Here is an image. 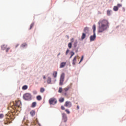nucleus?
Segmentation results:
<instances>
[{"instance_id":"72a5a7b5","label":"nucleus","mask_w":126,"mask_h":126,"mask_svg":"<svg viewBox=\"0 0 126 126\" xmlns=\"http://www.w3.org/2000/svg\"><path fill=\"white\" fill-rule=\"evenodd\" d=\"M84 58V57L83 56H82L81 59V60H80V62H79V63H81V62H82V61H83Z\"/></svg>"},{"instance_id":"9d476101","label":"nucleus","mask_w":126,"mask_h":126,"mask_svg":"<svg viewBox=\"0 0 126 126\" xmlns=\"http://www.w3.org/2000/svg\"><path fill=\"white\" fill-rule=\"evenodd\" d=\"M66 64V62H62L60 63V68H63L64 66H65V65Z\"/></svg>"},{"instance_id":"4468645a","label":"nucleus","mask_w":126,"mask_h":126,"mask_svg":"<svg viewBox=\"0 0 126 126\" xmlns=\"http://www.w3.org/2000/svg\"><path fill=\"white\" fill-rule=\"evenodd\" d=\"M84 32L85 33H88V32H89V28L87 27L85 28L84 29Z\"/></svg>"},{"instance_id":"49530a36","label":"nucleus","mask_w":126,"mask_h":126,"mask_svg":"<svg viewBox=\"0 0 126 126\" xmlns=\"http://www.w3.org/2000/svg\"><path fill=\"white\" fill-rule=\"evenodd\" d=\"M60 55H61V53L58 54V56H60Z\"/></svg>"},{"instance_id":"e433bc0d","label":"nucleus","mask_w":126,"mask_h":126,"mask_svg":"<svg viewBox=\"0 0 126 126\" xmlns=\"http://www.w3.org/2000/svg\"><path fill=\"white\" fill-rule=\"evenodd\" d=\"M71 57H73V56H74V52H71Z\"/></svg>"},{"instance_id":"412c9836","label":"nucleus","mask_w":126,"mask_h":126,"mask_svg":"<svg viewBox=\"0 0 126 126\" xmlns=\"http://www.w3.org/2000/svg\"><path fill=\"white\" fill-rule=\"evenodd\" d=\"M36 105H37V103L36 102H33L32 104V108H35Z\"/></svg>"},{"instance_id":"f704fd0d","label":"nucleus","mask_w":126,"mask_h":126,"mask_svg":"<svg viewBox=\"0 0 126 126\" xmlns=\"http://www.w3.org/2000/svg\"><path fill=\"white\" fill-rule=\"evenodd\" d=\"M3 118V114H0V119H2Z\"/></svg>"},{"instance_id":"7c9ffc66","label":"nucleus","mask_w":126,"mask_h":126,"mask_svg":"<svg viewBox=\"0 0 126 126\" xmlns=\"http://www.w3.org/2000/svg\"><path fill=\"white\" fill-rule=\"evenodd\" d=\"M26 46H27V44L26 43H23L21 45V47H22L23 48H25V47H26Z\"/></svg>"},{"instance_id":"5701e85b","label":"nucleus","mask_w":126,"mask_h":126,"mask_svg":"<svg viewBox=\"0 0 126 126\" xmlns=\"http://www.w3.org/2000/svg\"><path fill=\"white\" fill-rule=\"evenodd\" d=\"M60 103H63L64 101V98L63 97H61L59 100Z\"/></svg>"},{"instance_id":"9b49d317","label":"nucleus","mask_w":126,"mask_h":126,"mask_svg":"<svg viewBox=\"0 0 126 126\" xmlns=\"http://www.w3.org/2000/svg\"><path fill=\"white\" fill-rule=\"evenodd\" d=\"M47 84H52V78L50 77H48L47 80Z\"/></svg>"},{"instance_id":"a19ab883","label":"nucleus","mask_w":126,"mask_h":126,"mask_svg":"<svg viewBox=\"0 0 126 126\" xmlns=\"http://www.w3.org/2000/svg\"><path fill=\"white\" fill-rule=\"evenodd\" d=\"M33 94H37V92L36 91H33Z\"/></svg>"},{"instance_id":"f257e3e1","label":"nucleus","mask_w":126,"mask_h":126,"mask_svg":"<svg viewBox=\"0 0 126 126\" xmlns=\"http://www.w3.org/2000/svg\"><path fill=\"white\" fill-rule=\"evenodd\" d=\"M98 33H103L104 31L107 30V29L109 28V21L106 19L100 20L98 22Z\"/></svg>"},{"instance_id":"6ab92c4d","label":"nucleus","mask_w":126,"mask_h":126,"mask_svg":"<svg viewBox=\"0 0 126 126\" xmlns=\"http://www.w3.org/2000/svg\"><path fill=\"white\" fill-rule=\"evenodd\" d=\"M63 88H62V87H60V88H59V91H58V92L59 93H63Z\"/></svg>"},{"instance_id":"a211bd4d","label":"nucleus","mask_w":126,"mask_h":126,"mask_svg":"<svg viewBox=\"0 0 126 126\" xmlns=\"http://www.w3.org/2000/svg\"><path fill=\"white\" fill-rule=\"evenodd\" d=\"M85 37H86V34L83 33L81 36L82 40H84V39H85Z\"/></svg>"},{"instance_id":"37998d69","label":"nucleus","mask_w":126,"mask_h":126,"mask_svg":"<svg viewBox=\"0 0 126 126\" xmlns=\"http://www.w3.org/2000/svg\"><path fill=\"white\" fill-rule=\"evenodd\" d=\"M43 79H46V76H43Z\"/></svg>"},{"instance_id":"4c0bfd02","label":"nucleus","mask_w":126,"mask_h":126,"mask_svg":"<svg viewBox=\"0 0 126 126\" xmlns=\"http://www.w3.org/2000/svg\"><path fill=\"white\" fill-rule=\"evenodd\" d=\"M61 110H65V108H64V107H63V106H61Z\"/></svg>"},{"instance_id":"39448f33","label":"nucleus","mask_w":126,"mask_h":126,"mask_svg":"<svg viewBox=\"0 0 126 126\" xmlns=\"http://www.w3.org/2000/svg\"><path fill=\"white\" fill-rule=\"evenodd\" d=\"M23 98L25 100H31V94L29 93H26L23 95Z\"/></svg>"},{"instance_id":"f03ea898","label":"nucleus","mask_w":126,"mask_h":126,"mask_svg":"<svg viewBox=\"0 0 126 126\" xmlns=\"http://www.w3.org/2000/svg\"><path fill=\"white\" fill-rule=\"evenodd\" d=\"M10 108L11 109H13V110H15L16 107L20 108V106H21V101L20 100L16 101V103L14 104V103L11 102L9 104Z\"/></svg>"},{"instance_id":"ea45409f","label":"nucleus","mask_w":126,"mask_h":126,"mask_svg":"<svg viewBox=\"0 0 126 126\" xmlns=\"http://www.w3.org/2000/svg\"><path fill=\"white\" fill-rule=\"evenodd\" d=\"M68 52H69V50L67 49L66 51V55H67V54H68Z\"/></svg>"},{"instance_id":"0eeeda50","label":"nucleus","mask_w":126,"mask_h":126,"mask_svg":"<svg viewBox=\"0 0 126 126\" xmlns=\"http://www.w3.org/2000/svg\"><path fill=\"white\" fill-rule=\"evenodd\" d=\"M62 120L64 123H66L67 122V116L65 113H62Z\"/></svg>"},{"instance_id":"aec40b11","label":"nucleus","mask_w":126,"mask_h":126,"mask_svg":"<svg viewBox=\"0 0 126 126\" xmlns=\"http://www.w3.org/2000/svg\"><path fill=\"white\" fill-rule=\"evenodd\" d=\"M36 99L38 101H41L42 100V96L41 95H38L36 96Z\"/></svg>"},{"instance_id":"de8ad7c7","label":"nucleus","mask_w":126,"mask_h":126,"mask_svg":"<svg viewBox=\"0 0 126 126\" xmlns=\"http://www.w3.org/2000/svg\"><path fill=\"white\" fill-rule=\"evenodd\" d=\"M26 122H27V123H29V121H26Z\"/></svg>"},{"instance_id":"a18cd8bd","label":"nucleus","mask_w":126,"mask_h":126,"mask_svg":"<svg viewBox=\"0 0 126 126\" xmlns=\"http://www.w3.org/2000/svg\"><path fill=\"white\" fill-rule=\"evenodd\" d=\"M72 58V56H71H71L70 57V59H71Z\"/></svg>"},{"instance_id":"c85d7f7f","label":"nucleus","mask_w":126,"mask_h":126,"mask_svg":"<svg viewBox=\"0 0 126 126\" xmlns=\"http://www.w3.org/2000/svg\"><path fill=\"white\" fill-rule=\"evenodd\" d=\"M44 92H45V89H44V88H40L41 93H44Z\"/></svg>"},{"instance_id":"2f4dec72","label":"nucleus","mask_w":126,"mask_h":126,"mask_svg":"<svg viewBox=\"0 0 126 126\" xmlns=\"http://www.w3.org/2000/svg\"><path fill=\"white\" fill-rule=\"evenodd\" d=\"M65 111L66 113H67L68 114H70V112L69 111V110H68V109H66Z\"/></svg>"},{"instance_id":"79ce46f5","label":"nucleus","mask_w":126,"mask_h":126,"mask_svg":"<svg viewBox=\"0 0 126 126\" xmlns=\"http://www.w3.org/2000/svg\"><path fill=\"white\" fill-rule=\"evenodd\" d=\"M77 110H79V106H77Z\"/></svg>"},{"instance_id":"f8f14e48","label":"nucleus","mask_w":126,"mask_h":126,"mask_svg":"<svg viewBox=\"0 0 126 126\" xmlns=\"http://www.w3.org/2000/svg\"><path fill=\"white\" fill-rule=\"evenodd\" d=\"M7 123L5 122V125H7L8 124H10V117H7L6 119Z\"/></svg>"},{"instance_id":"dca6fc26","label":"nucleus","mask_w":126,"mask_h":126,"mask_svg":"<svg viewBox=\"0 0 126 126\" xmlns=\"http://www.w3.org/2000/svg\"><path fill=\"white\" fill-rule=\"evenodd\" d=\"M6 48H7V45L4 44L1 46V49L3 50V51H4V50H6Z\"/></svg>"},{"instance_id":"c03bdc74","label":"nucleus","mask_w":126,"mask_h":126,"mask_svg":"<svg viewBox=\"0 0 126 126\" xmlns=\"http://www.w3.org/2000/svg\"><path fill=\"white\" fill-rule=\"evenodd\" d=\"M19 46V44H17L16 45V46H15V48H17V46Z\"/></svg>"},{"instance_id":"c756f323","label":"nucleus","mask_w":126,"mask_h":126,"mask_svg":"<svg viewBox=\"0 0 126 126\" xmlns=\"http://www.w3.org/2000/svg\"><path fill=\"white\" fill-rule=\"evenodd\" d=\"M72 46V44H71V42H70L68 44V47L69 49H71V47Z\"/></svg>"},{"instance_id":"20e7f679","label":"nucleus","mask_w":126,"mask_h":126,"mask_svg":"<svg viewBox=\"0 0 126 126\" xmlns=\"http://www.w3.org/2000/svg\"><path fill=\"white\" fill-rule=\"evenodd\" d=\"M49 102L50 105H56L58 102V100L56 98L52 97L49 100Z\"/></svg>"},{"instance_id":"4be33fe9","label":"nucleus","mask_w":126,"mask_h":126,"mask_svg":"<svg viewBox=\"0 0 126 126\" xmlns=\"http://www.w3.org/2000/svg\"><path fill=\"white\" fill-rule=\"evenodd\" d=\"M113 10L114 11H118L119 10V7L117 6H115L113 7Z\"/></svg>"},{"instance_id":"6e6552de","label":"nucleus","mask_w":126,"mask_h":126,"mask_svg":"<svg viewBox=\"0 0 126 126\" xmlns=\"http://www.w3.org/2000/svg\"><path fill=\"white\" fill-rule=\"evenodd\" d=\"M72 106V104L70 101H66L64 104L65 107H67V108H70Z\"/></svg>"},{"instance_id":"cd10ccee","label":"nucleus","mask_w":126,"mask_h":126,"mask_svg":"<svg viewBox=\"0 0 126 126\" xmlns=\"http://www.w3.org/2000/svg\"><path fill=\"white\" fill-rule=\"evenodd\" d=\"M77 43H78L77 40H75V41H74V46L75 47V48L77 47Z\"/></svg>"},{"instance_id":"bb28decb","label":"nucleus","mask_w":126,"mask_h":126,"mask_svg":"<svg viewBox=\"0 0 126 126\" xmlns=\"http://www.w3.org/2000/svg\"><path fill=\"white\" fill-rule=\"evenodd\" d=\"M23 124H24L26 126H28V124L26 123V120H25V118H24Z\"/></svg>"},{"instance_id":"c9c22d12","label":"nucleus","mask_w":126,"mask_h":126,"mask_svg":"<svg viewBox=\"0 0 126 126\" xmlns=\"http://www.w3.org/2000/svg\"><path fill=\"white\" fill-rule=\"evenodd\" d=\"M117 6H118V8H119V7H121V6H122V4H117Z\"/></svg>"},{"instance_id":"58836bf2","label":"nucleus","mask_w":126,"mask_h":126,"mask_svg":"<svg viewBox=\"0 0 126 126\" xmlns=\"http://www.w3.org/2000/svg\"><path fill=\"white\" fill-rule=\"evenodd\" d=\"M70 41H71V43H73L74 39L73 38H71Z\"/></svg>"},{"instance_id":"1a4fd4ad","label":"nucleus","mask_w":126,"mask_h":126,"mask_svg":"<svg viewBox=\"0 0 126 126\" xmlns=\"http://www.w3.org/2000/svg\"><path fill=\"white\" fill-rule=\"evenodd\" d=\"M69 87H67L63 89V93H64L65 95H66V93L65 92H67V91L69 90Z\"/></svg>"},{"instance_id":"473e14b6","label":"nucleus","mask_w":126,"mask_h":126,"mask_svg":"<svg viewBox=\"0 0 126 126\" xmlns=\"http://www.w3.org/2000/svg\"><path fill=\"white\" fill-rule=\"evenodd\" d=\"M9 50H10V47H8L6 49V53H7V52H8V51H9Z\"/></svg>"},{"instance_id":"f3484780","label":"nucleus","mask_w":126,"mask_h":126,"mask_svg":"<svg viewBox=\"0 0 126 126\" xmlns=\"http://www.w3.org/2000/svg\"><path fill=\"white\" fill-rule=\"evenodd\" d=\"M53 75L54 76V78H56L57 77V75H58V72L57 71L53 72Z\"/></svg>"},{"instance_id":"a878e982","label":"nucleus","mask_w":126,"mask_h":126,"mask_svg":"<svg viewBox=\"0 0 126 126\" xmlns=\"http://www.w3.org/2000/svg\"><path fill=\"white\" fill-rule=\"evenodd\" d=\"M33 26H34V23H32L30 25V28L29 29V30H31L32 28H33Z\"/></svg>"},{"instance_id":"393cba45","label":"nucleus","mask_w":126,"mask_h":126,"mask_svg":"<svg viewBox=\"0 0 126 126\" xmlns=\"http://www.w3.org/2000/svg\"><path fill=\"white\" fill-rule=\"evenodd\" d=\"M28 88V86H27V85L23 86L22 87L23 90H26V89H27Z\"/></svg>"},{"instance_id":"b1692460","label":"nucleus","mask_w":126,"mask_h":126,"mask_svg":"<svg viewBox=\"0 0 126 126\" xmlns=\"http://www.w3.org/2000/svg\"><path fill=\"white\" fill-rule=\"evenodd\" d=\"M111 12H112V11L111 10H108L107 11V15L110 16V15H111Z\"/></svg>"},{"instance_id":"2eb2a0df","label":"nucleus","mask_w":126,"mask_h":126,"mask_svg":"<svg viewBox=\"0 0 126 126\" xmlns=\"http://www.w3.org/2000/svg\"><path fill=\"white\" fill-rule=\"evenodd\" d=\"M36 114V112H35V110H32L30 112V115L33 117V116H35V114Z\"/></svg>"},{"instance_id":"ddd939ff","label":"nucleus","mask_w":126,"mask_h":126,"mask_svg":"<svg viewBox=\"0 0 126 126\" xmlns=\"http://www.w3.org/2000/svg\"><path fill=\"white\" fill-rule=\"evenodd\" d=\"M76 59H77V56H75L73 58V60L72 61V64H73V65H75V64L76 63Z\"/></svg>"},{"instance_id":"423d86ee","label":"nucleus","mask_w":126,"mask_h":126,"mask_svg":"<svg viewBox=\"0 0 126 126\" xmlns=\"http://www.w3.org/2000/svg\"><path fill=\"white\" fill-rule=\"evenodd\" d=\"M64 73H62L61 75L60 79V85H63V81H64Z\"/></svg>"},{"instance_id":"7ed1b4c3","label":"nucleus","mask_w":126,"mask_h":126,"mask_svg":"<svg viewBox=\"0 0 126 126\" xmlns=\"http://www.w3.org/2000/svg\"><path fill=\"white\" fill-rule=\"evenodd\" d=\"M93 30L94 34L93 35H91L90 37L91 42H93V41H95V39H96V33L95 32V31H96V25H94L93 26Z\"/></svg>"}]
</instances>
